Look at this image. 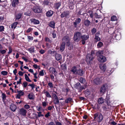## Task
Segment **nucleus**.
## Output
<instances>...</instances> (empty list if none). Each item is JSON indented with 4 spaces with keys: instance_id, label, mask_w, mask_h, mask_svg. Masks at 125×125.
Listing matches in <instances>:
<instances>
[{
    "instance_id": "nucleus-1",
    "label": "nucleus",
    "mask_w": 125,
    "mask_h": 125,
    "mask_svg": "<svg viewBox=\"0 0 125 125\" xmlns=\"http://www.w3.org/2000/svg\"><path fill=\"white\" fill-rule=\"evenodd\" d=\"M95 57V52L92 50L90 54H87L86 56V61L87 64L89 66H91L93 64V60Z\"/></svg>"
},
{
    "instance_id": "nucleus-2",
    "label": "nucleus",
    "mask_w": 125,
    "mask_h": 125,
    "mask_svg": "<svg viewBox=\"0 0 125 125\" xmlns=\"http://www.w3.org/2000/svg\"><path fill=\"white\" fill-rule=\"evenodd\" d=\"M94 119L93 121H96L99 123L101 122L103 120V115L101 113L97 112L93 115Z\"/></svg>"
},
{
    "instance_id": "nucleus-3",
    "label": "nucleus",
    "mask_w": 125,
    "mask_h": 125,
    "mask_svg": "<svg viewBox=\"0 0 125 125\" xmlns=\"http://www.w3.org/2000/svg\"><path fill=\"white\" fill-rule=\"evenodd\" d=\"M74 87L75 88L78 90V92H81L83 90H84L85 89V86L81 85V84L79 82L75 84L74 85Z\"/></svg>"
},
{
    "instance_id": "nucleus-4",
    "label": "nucleus",
    "mask_w": 125,
    "mask_h": 125,
    "mask_svg": "<svg viewBox=\"0 0 125 125\" xmlns=\"http://www.w3.org/2000/svg\"><path fill=\"white\" fill-rule=\"evenodd\" d=\"M82 34L80 32H77L75 33L73 37L74 41L76 42H78L80 40L81 38Z\"/></svg>"
},
{
    "instance_id": "nucleus-5",
    "label": "nucleus",
    "mask_w": 125,
    "mask_h": 125,
    "mask_svg": "<svg viewBox=\"0 0 125 125\" xmlns=\"http://www.w3.org/2000/svg\"><path fill=\"white\" fill-rule=\"evenodd\" d=\"M20 3L19 0H13L10 4V6H11V8L13 9L17 7Z\"/></svg>"
},
{
    "instance_id": "nucleus-6",
    "label": "nucleus",
    "mask_w": 125,
    "mask_h": 125,
    "mask_svg": "<svg viewBox=\"0 0 125 125\" xmlns=\"http://www.w3.org/2000/svg\"><path fill=\"white\" fill-rule=\"evenodd\" d=\"M32 10L36 13H40L42 12V9L40 7L36 5L32 9Z\"/></svg>"
},
{
    "instance_id": "nucleus-7",
    "label": "nucleus",
    "mask_w": 125,
    "mask_h": 125,
    "mask_svg": "<svg viewBox=\"0 0 125 125\" xmlns=\"http://www.w3.org/2000/svg\"><path fill=\"white\" fill-rule=\"evenodd\" d=\"M89 38L88 35L83 34L82 35L81 40V41L83 45H84L86 43V41Z\"/></svg>"
},
{
    "instance_id": "nucleus-8",
    "label": "nucleus",
    "mask_w": 125,
    "mask_h": 125,
    "mask_svg": "<svg viewBox=\"0 0 125 125\" xmlns=\"http://www.w3.org/2000/svg\"><path fill=\"white\" fill-rule=\"evenodd\" d=\"M108 88L107 84L106 83L103 84L100 88L99 91L100 93H104Z\"/></svg>"
},
{
    "instance_id": "nucleus-9",
    "label": "nucleus",
    "mask_w": 125,
    "mask_h": 125,
    "mask_svg": "<svg viewBox=\"0 0 125 125\" xmlns=\"http://www.w3.org/2000/svg\"><path fill=\"white\" fill-rule=\"evenodd\" d=\"M18 112L20 115L24 116L26 115L27 111L24 108H22L19 109Z\"/></svg>"
},
{
    "instance_id": "nucleus-10",
    "label": "nucleus",
    "mask_w": 125,
    "mask_h": 125,
    "mask_svg": "<svg viewBox=\"0 0 125 125\" xmlns=\"http://www.w3.org/2000/svg\"><path fill=\"white\" fill-rule=\"evenodd\" d=\"M62 40L63 41V42H64L66 43L67 45L69 46L70 45V40L69 37L68 36H64Z\"/></svg>"
},
{
    "instance_id": "nucleus-11",
    "label": "nucleus",
    "mask_w": 125,
    "mask_h": 125,
    "mask_svg": "<svg viewBox=\"0 0 125 125\" xmlns=\"http://www.w3.org/2000/svg\"><path fill=\"white\" fill-rule=\"evenodd\" d=\"M98 60L100 62L103 63L106 61V59L105 56L100 55L99 56Z\"/></svg>"
},
{
    "instance_id": "nucleus-12",
    "label": "nucleus",
    "mask_w": 125,
    "mask_h": 125,
    "mask_svg": "<svg viewBox=\"0 0 125 125\" xmlns=\"http://www.w3.org/2000/svg\"><path fill=\"white\" fill-rule=\"evenodd\" d=\"M17 93L18 94L17 95L16 98L19 99L21 98V96L23 95L24 94V93L21 90L19 91L17 90Z\"/></svg>"
},
{
    "instance_id": "nucleus-13",
    "label": "nucleus",
    "mask_w": 125,
    "mask_h": 125,
    "mask_svg": "<svg viewBox=\"0 0 125 125\" xmlns=\"http://www.w3.org/2000/svg\"><path fill=\"white\" fill-rule=\"evenodd\" d=\"M101 79V78L100 77H97L95 78L94 80V83L96 85L100 84L102 82V80Z\"/></svg>"
},
{
    "instance_id": "nucleus-14",
    "label": "nucleus",
    "mask_w": 125,
    "mask_h": 125,
    "mask_svg": "<svg viewBox=\"0 0 125 125\" xmlns=\"http://www.w3.org/2000/svg\"><path fill=\"white\" fill-rule=\"evenodd\" d=\"M65 43L64 42H62L60 45V51L61 52L63 51L65 48Z\"/></svg>"
},
{
    "instance_id": "nucleus-15",
    "label": "nucleus",
    "mask_w": 125,
    "mask_h": 125,
    "mask_svg": "<svg viewBox=\"0 0 125 125\" xmlns=\"http://www.w3.org/2000/svg\"><path fill=\"white\" fill-rule=\"evenodd\" d=\"M81 21V19L79 18H78L75 20V22H73V24L74 27L76 28L77 27V24L79 23Z\"/></svg>"
},
{
    "instance_id": "nucleus-16",
    "label": "nucleus",
    "mask_w": 125,
    "mask_h": 125,
    "mask_svg": "<svg viewBox=\"0 0 125 125\" xmlns=\"http://www.w3.org/2000/svg\"><path fill=\"white\" fill-rule=\"evenodd\" d=\"M69 11H64L61 15L60 16L61 18H63L64 17H67L69 15Z\"/></svg>"
},
{
    "instance_id": "nucleus-17",
    "label": "nucleus",
    "mask_w": 125,
    "mask_h": 125,
    "mask_svg": "<svg viewBox=\"0 0 125 125\" xmlns=\"http://www.w3.org/2000/svg\"><path fill=\"white\" fill-rule=\"evenodd\" d=\"M49 71L51 73L53 74L55 76H56L57 73L55 69L54 68L50 67L49 69Z\"/></svg>"
},
{
    "instance_id": "nucleus-18",
    "label": "nucleus",
    "mask_w": 125,
    "mask_h": 125,
    "mask_svg": "<svg viewBox=\"0 0 125 125\" xmlns=\"http://www.w3.org/2000/svg\"><path fill=\"white\" fill-rule=\"evenodd\" d=\"M30 21L31 23H33L34 24H38L40 23L39 21L34 18L31 19Z\"/></svg>"
},
{
    "instance_id": "nucleus-19",
    "label": "nucleus",
    "mask_w": 125,
    "mask_h": 125,
    "mask_svg": "<svg viewBox=\"0 0 125 125\" xmlns=\"http://www.w3.org/2000/svg\"><path fill=\"white\" fill-rule=\"evenodd\" d=\"M77 70V67L75 66H74L71 68L70 71L73 74H76Z\"/></svg>"
},
{
    "instance_id": "nucleus-20",
    "label": "nucleus",
    "mask_w": 125,
    "mask_h": 125,
    "mask_svg": "<svg viewBox=\"0 0 125 125\" xmlns=\"http://www.w3.org/2000/svg\"><path fill=\"white\" fill-rule=\"evenodd\" d=\"M53 14V11L51 10L48 11L46 13V16L48 17H52Z\"/></svg>"
},
{
    "instance_id": "nucleus-21",
    "label": "nucleus",
    "mask_w": 125,
    "mask_h": 125,
    "mask_svg": "<svg viewBox=\"0 0 125 125\" xmlns=\"http://www.w3.org/2000/svg\"><path fill=\"white\" fill-rule=\"evenodd\" d=\"M83 24L85 26L88 27L91 25V22L88 19L85 20L84 21Z\"/></svg>"
},
{
    "instance_id": "nucleus-22",
    "label": "nucleus",
    "mask_w": 125,
    "mask_h": 125,
    "mask_svg": "<svg viewBox=\"0 0 125 125\" xmlns=\"http://www.w3.org/2000/svg\"><path fill=\"white\" fill-rule=\"evenodd\" d=\"M22 14L21 13L16 14L15 16V21L20 20L21 18Z\"/></svg>"
},
{
    "instance_id": "nucleus-23",
    "label": "nucleus",
    "mask_w": 125,
    "mask_h": 125,
    "mask_svg": "<svg viewBox=\"0 0 125 125\" xmlns=\"http://www.w3.org/2000/svg\"><path fill=\"white\" fill-rule=\"evenodd\" d=\"M28 117L31 119H35L37 118V115L34 113H33L31 115V114H29L28 115Z\"/></svg>"
},
{
    "instance_id": "nucleus-24",
    "label": "nucleus",
    "mask_w": 125,
    "mask_h": 125,
    "mask_svg": "<svg viewBox=\"0 0 125 125\" xmlns=\"http://www.w3.org/2000/svg\"><path fill=\"white\" fill-rule=\"evenodd\" d=\"M84 74V72L83 70L80 69L77 70L76 74H77L80 76H82Z\"/></svg>"
},
{
    "instance_id": "nucleus-25",
    "label": "nucleus",
    "mask_w": 125,
    "mask_h": 125,
    "mask_svg": "<svg viewBox=\"0 0 125 125\" xmlns=\"http://www.w3.org/2000/svg\"><path fill=\"white\" fill-rule=\"evenodd\" d=\"M99 66L101 70H102L104 72L105 71L106 69V67L105 64H100Z\"/></svg>"
},
{
    "instance_id": "nucleus-26",
    "label": "nucleus",
    "mask_w": 125,
    "mask_h": 125,
    "mask_svg": "<svg viewBox=\"0 0 125 125\" xmlns=\"http://www.w3.org/2000/svg\"><path fill=\"white\" fill-rule=\"evenodd\" d=\"M61 5V2H58L54 4V8L55 9L58 10Z\"/></svg>"
},
{
    "instance_id": "nucleus-27",
    "label": "nucleus",
    "mask_w": 125,
    "mask_h": 125,
    "mask_svg": "<svg viewBox=\"0 0 125 125\" xmlns=\"http://www.w3.org/2000/svg\"><path fill=\"white\" fill-rule=\"evenodd\" d=\"M115 29H114V27H109L108 32L109 33L112 34L114 33Z\"/></svg>"
},
{
    "instance_id": "nucleus-28",
    "label": "nucleus",
    "mask_w": 125,
    "mask_h": 125,
    "mask_svg": "<svg viewBox=\"0 0 125 125\" xmlns=\"http://www.w3.org/2000/svg\"><path fill=\"white\" fill-rule=\"evenodd\" d=\"M56 60L57 61L60 60L62 59V56L61 55L57 53L55 55Z\"/></svg>"
},
{
    "instance_id": "nucleus-29",
    "label": "nucleus",
    "mask_w": 125,
    "mask_h": 125,
    "mask_svg": "<svg viewBox=\"0 0 125 125\" xmlns=\"http://www.w3.org/2000/svg\"><path fill=\"white\" fill-rule=\"evenodd\" d=\"M55 23L54 21H51L49 23V25L51 27L54 28H55Z\"/></svg>"
},
{
    "instance_id": "nucleus-30",
    "label": "nucleus",
    "mask_w": 125,
    "mask_h": 125,
    "mask_svg": "<svg viewBox=\"0 0 125 125\" xmlns=\"http://www.w3.org/2000/svg\"><path fill=\"white\" fill-rule=\"evenodd\" d=\"M115 33H114L113 35H111L110 38V42H112L115 41Z\"/></svg>"
},
{
    "instance_id": "nucleus-31",
    "label": "nucleus",
    "mask_w": 125,
    "mask_h": 125,
    "mask_svg": "<svg viewBox=\"0 0 125 125\" xmlns=\"http://www.w3.org/2000/svg\"><path fill=\"white\" fill-rule=\"evenodd\" d=\"M97 102L99 104H102L104 102V100L103 97H101L98 99Z\"/></svg>"
},
{
    "instance_id": "nucleus-32",
    "label": "nucleus",
    "mask_w": 125,
    "mask_h": 125,
    "mask_svg": "<svg viewBox=\"0 0 125 125\" xmlns=\"http://www.w3.org/2000/svg\"><path fill=\"white\" fill-rule=\"evenodd\" d=\"M19 23L18 22H16L13 23L11 25V28L12 29L14 28V29L16 28L17 26V25Z\"/></svg>"
},
{
    "instance_id": "nucleus-33",
    "label": "nucleus",
    "mask_w": 125,
    "mask_h": 125,
    "mask_svg": "<svg viewBox=\"0 0 125 125\" xmlns=\"http://www.w3.org/2000/svg\"><path fill=\"white\" fill-rule=\"evenodd\" d=\"M34 95L32 93L29 94L28 95V96L30 100H33L34 98Z\"/></svg>"
},
{
    "instance_id": "nucleus-34",
    "label": "nucleus",
    "mask_w": 125,
    "mask_h": 125,
    "mask_svg": "<svg viewBox=\"0 0 125 125\" xmlns=\"http://www.w3.org/2000/svg\"><path fill=\"white\" fill-rule=\"evenodd\" d=\"M28 50L30 53H33L34 52V48L33 46L32 47L29 48L28 49Z\"/></svg>"
},
{
    "instance_id": "nucleus-35",
    "label": "nucleus",
    "mask_w": 125,
    "mask_h": 125,
    "mask_svg": "<svg viewBox=\"0 0 125 125\" xmlns=\"http://www.w3.org/2000/svg\"><path fill=\"white\" fill-rule=\"evenodd\" d=\"M87 13H88L89 14L91 18H93L94 14L93 11L89 10L88 11Z\"/></svg>"
},
{
    "instance_id": "nucleus-36",
    "label": "nucleus",
    "mask_w": 125,
    "mask_h": 125,
    "mask_svg": "<svg viewBox=\"0 0 125 125\" xmlns=\"http://www.w3.org/2000/svg\"><path fill=\"white\" fill-rule=\"evenodd\" d=\"M103 46H104V44L101 42H99L97 45V47L98 48H100Z\"/></svg>"
},
{
    "instance_id": "nucleus-37",
    "label": "nucleus",
    "mask_w": 125,
    "mask_h": 125,
    "mask_svg": "<svg viewBox=\"0 0 125 125\" xmlns=\"http://www.w3.org/2000/svg\"><path fill=\"white\" fill-rule=\"evenodd\" d=\"M72 100V98L70 97H69L65 100V103H69L71 102Z\"/></svg>"
},
{
    "instance_id": "nucleus-38",
    "label": "nucleus",
    "mask_w": 125,
    "mask_h": 125,
    "mask_svg": "<svg viewBox=\"0 0 125 125\" xmlns=\"http://www.w3.org/2000/svg\"><path fill=\"white\" fill-rule=\"evenodd\" d=\"M43 4L44 5H49L50 2V1L48 0H44L43 2Z\"/></svg>"
},
{
    "instance_id": "nucleus-39",
    "label": "nucleus",
    "mask_w": 125,
    "mask_h": 125,
    "mask_svg": "<svg viewBox=\"0 0 125 125\" xmlns=\"http://www.w3.org/2000/svg\"><path fill=\"white\" fill-rule=\"evenodd\" d=\"M25 79L26 80L29 82H31V81L30 80L28 76L26 74H25L24 75Z\"/></svg>"
},
{
    "instance_id": "nucleus-40",
    "label": "nucleus",
    "mask_w": 125,
    "mask_h": 125,
    "mask_svg": "<svg viewBox=\"0 0 125 125\" xmlns=\"http://www.w3.org/2000/svg\"><path fill=\"white\" fill-rule=\"evenodd\" d=\"M84 93L86 96H88L90 94V92L89 90H86L84 91Z\"/></svg>"
},
{
    "instance_id": "nucleus-41",
    "label": "nucleus",
    "mask_w": 125,
    "mask_h": 125,
    "mask_svg": "<svg viewBox=\"0 0 125 125\" xmlns=\"http://www.w3.org/2000/svg\"><path fill=\"white\" fill-rule=\"evenodd\" d=\"M61 67L62 69L63 70H65L67 69V67L65 64L64 63L62 64L61 65Z\"/></svg>"
},
{
    "instance_id": "nucleus-42",
    "label": "nucleus",
    "mask_w": 125,
    "mask_h": 125,
    "mask_svg": "<svg viewBox=\"0 0 125 125\" xmlns=\"http://www.w3.org/2000/svg\"><path fill=\"white\" fill-rule=\"evenodd\" d=\"M94 42H97L99 41L100 40V38L99 37L95 36L94 38Z\"/></svg>"
},
{
    "instance_id": "nucleus-43",
    "label": "nucleus",
    "mask_w": 125,
    "mask_h": 125,
    "mask_svg": "<svg viewBox=\"0 0 125 125\" xmlns=\"http://www.w3.org/2000/svg\"><path fill=\"white\" fill-rule=\"evenodd\" d=\"M46 96L48 98L51 97V96L50 94L49 93L48 91H46L44 92Z\"/></svg>"
},
{
    "instance_id": "nucleus-44",
    "label": "nucleus",
    "mask_w": 125,
    "mask_h": 125,
    "mask_svg": "<svg viewBox=\"0 0 125 125\" xmlns=\"http://www.w3.org/2000/svg\"><path fill=\"white\" fill-rule=\"evenodd\" d=\"M59 101L58 98L55 99V100L54 101V103L55 104H59Z\"/></svg>"
},
{
    "instance_id": "nucleus-45",
    "label": "nucleus",
    "mask_w": 125,
    "mask_h": 125,
    "mask_svg": "<svg viewBox=\"0 0 125 125\" xmlns=\"http://www.w3.org/2000/svg\"><path fill=\"white\" fill-rule=\"evenodd\" d=\"M96 31V29L94 28H93L91 30L92 34L93 35L94 34Z\"/></svg>"
},
{
    "instance_id": "nucleus-46",
    "label": "nucleus",
    "mask_w": 125,
    "mask_h": 125,
    "mask_svg": "<svg viewBox=\"0 0 125 125\" xmlns=\"http://www.w3.org/2000/svg\"><path fill=\"white\" fill-rule=\"evenodd\" d=\"M45 42H48L50 43H51L52 41L48 37H46L45 38Z\"/></svg>"
},
{
    "instance_id": "nucleus-47",
    "label": "nucleus",
    "mask_w": 125,
    "mask_h": 125,
    "mask_svg": "<svg viewBox=\"0 0 125 125\" xmlns=\"http://www.w3.org/2000/svg\"><path fill=\"white\" fill-rule=\"evenodd\" d=\"M117 18L115 16H113L111 17V20L113 21L117 20Z\"/></svg>"
},
{
    "instance_id": "nucleus-48",
    "label": "nucleus",
    "mask_w": 125,
    "mask_h": 125,
    "mask_svg": "<svg viewBox=\"0 0 125 125\" xmlns=\"http://www.w3.org/2000/svg\"><path fill=\"white\" fill-rule=\"evenodd\" d=\"M115 40H120L121 38V36L120 35H117L115 34Z\"/></svg>"
},
{
    "instance_id": "nucleus-49",
    "label": "nucleus",
    "mask_w": 125,
    "mask_h": 125,
    "mask_svg": "<svg viewBox=\"0 0 125 125\" xmlns=\"http://www.w3.org/2000/svg\"><path fill=\"white\" fill-rule=\"evenodd\" d=\"M79 81L81 83H85V80L83 78H81L80 79Z\"/></svg>"
},
{
    "instance_id": "nucleus-50",
    "label": "nucleus",
    "mask_w": 125,
    "mask_h": 125,
    "mask_svg": "<svg viewBox=\"0 0 125 125\" xmlns=\"http://www.w3.org/2000/svg\"><path fill=\"white\" fill-rule=\"evenodd\" d=\"M7 50V49H6L5 50H0V53L2 54H5L6 52V50Z\"/></svg>"
},
{
    "instance_id": "nucleus-51",
    "label": "nucleus",
    "mask_w": 125,
    "mask_h": 125,
    "mask_svg": "<svg viewBox=\"0 0 125 125\" xmlns=\"http://www.w3.org/2000/svg\"><path fill=\"white\" fill-rule=\"evenodd\" d=\"M14 107H13V106H10V108L11 111L13 112H14L15 111L16 109V107L15 106H14Z\"/></svg>"
},
{
    "instance_id": "nucleus-52",
    "label": "nucleus",
    "mask_w": 125,
    "mask_h": 125,
    "mask_svg": "<svg viewBox=\"0 0 125 125\" xmlns=\"http://www.w3.org/2000/svg\"><path fill=\"white\" fill-rule=\"evenodd\" d=\"M1 73L3 75H6L7 74L8 72L5 71H2L1 72Z\"/></svg>"
},
{
    "instance_id": "nucleus-53",
    "label": "nucleus",
    "mask_w": 125,
    "mask_h": 125,
    "mask_svg": "<svg viewBox=\"0 0 125 125\" xmlns=\"http://www.w3.org/2000/svg\"><path fill=\"white\" fill-rule=\"evenodd\" d=\"M55 31H53L52 33V36L53 38H55L56 37V34L55 33Z\"/></svg>"
},
{
    "instance_id": "nucleus-54",
    "label": "nucleus",
    "mask_w": 125,
    "mask_h": 125,
    "mask_svg": "<svg viewBox=\"0 0 125 125\" xmlns=\"http://www.w3.org/2000/svg\"><path fill=\"white\" fill-rule=\"evenodd\" d=\"M48 85L51 88H52L53 87V85L52 83V82H50L48 84Z\"/></svg>"
},
{
    "instance_id": "nucleus-55",
    "label": "nucleus",
    "mask_w": 125,
    "mask_h": 125,
    "mask_svg": "<svg viewBox=\"0 0 125 125\" xmlns=\"http://www.w3.org/2000/svg\"><path fill=\"white\" fill-rule=\"evenodd\" d=\"M4 28L3 26H0V32H1L4 31Z\"/></svg>"
},
{
    "instance_id": "nucleus-56",
    "label": "nucleus",
    "mask_w": 125,
    "mask_h": 125,
    "mask_svg": "<svg viewBox=\"0 0 125 125\" xmlns=\"http://www.w3.org/2000/svg\"><path fill=\"white\" fill-rule=\"evenodd\" d=\"M23 87L26 88L28 85V83L27 82L25 81L23 82Z\"/></svg>"
},
{
    "instance_id": "nucleus-57",
    "label": "nucleus",
    "mask_w": 125,
    "mask_h": 125,
    "mask_svg": "<svg viewBox=\"0 0 125 125\" xmlns=\"http://www.w3.org/2000/svg\"><path fill=\"white\" fill-rule=\"evenodd\" d=\"M39 75L41 76H43L44 75V73L43 70H41L39 73Z\"/></svg>"
},
{
    "instance_id": "nucleus-58",
    "label": "nucleus",
    "mask_w": 125,
    "mask_h": 125,
    "mask_svg": "<svg viewBox=\"0 0 125 125\" xmlns=\"http://www.w3.org/2000/svg\"><path fill=\"white\" fill-rule=\"evenodd\" d=\"M24 107L26 109L28 110L30 108V107L29 105L25 104L24 106Z\"/></svg>"
},
{
    "instance_id": "nucleus-59",
    "label": "nucleus",
    "mask_w": 125,
    "mask_h": 125,
    "mask_svg": "<svg viewBox=\"0 0 125 125\" xmlns=\"http://www.w3.org/2000/svg\"><path fill=\"white\" fill-rule=\"evenodd\" d=\"M94 15L95 16V17L96 18V19L98 18H100V16L99 15H98V14L96 13H95L94 14Z\"/></svg>"
},
{
    "instance_id": "nucleus-60",
    "label": "nucleus",
    "mask_w": 125,
    "mask_h": 125,
    "mask_svg": "<svg viewBox=\"0 0 125 125\" xmlns=\"http://www.w3.org/2000/svg\"><path fill=\"white\" fill-rule=\"evenodd\" d=\"M2 99L4 100H5L6 97V96L5 94L4 93H2Z\"/></svg>"
},
{
    "instance_id": "nucleus-61",
    "label": "nucleus",
    "mask_w": 125,
    "mask_h": 125,
    "mask_svg": "<svg viewBox=\"0 0 125 125\" xmlns=\"http://www.w3.org/2000/svg\"><path fill=\"white\" fill-rule=\"evenodd\" d=\"M50 113L49 112H48L46 115H45V117L46 118H48L49 116H50L51 115H50Z\"/></svg>"
},
{
    "instance_id": "nucleus-62",
    "label": "nucleus",
    "mask_w": 125,
    "mask_h": 125,
    "mask_svg": "<svg viewBox=\"0 0 125 125\" xmlns=\"http://www.w3.org/2000/svg\"><path fill=\"white\" fill-rule=\"evenodd\" d=\"M9 52H8V54H10L12 52V49L10 47H9Z\"/></svg>"
},
{
    "instance_id": "nucleus-63",
    "label": "nucleus",
    "mask_w": 125,
    "mask_h": 125,
    "mask_svg": "<svg viewBox=\"0 0 125 125\" xmlns=\"http://www.w3.org/2000/svg\"><path fill=\"white\" fill-rule=\"evenodd\" d=\"M28 39L29 40H33V37L32 36H27Z\"/></svg>"
},
{
    "instance_id": "nucleus-64",
    "label": "nucleus",
    "mask_w": 125,
    "mask_h": 125,
    "mask_svg": "<svg viewBox=\"0 0 125 125\" xmlns=\"http://www.w3.org/2000/svg\"><path fill=\"white\" fill-rule=\"evenodd\" d=\"M55 123L56 125H62L61 123L59 121H56Z\"/></svg>"
}]
</instances>
